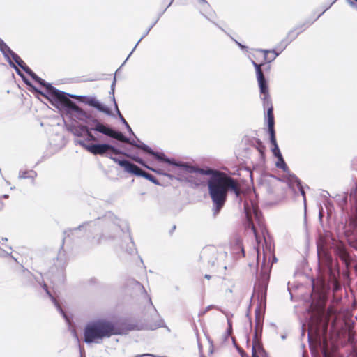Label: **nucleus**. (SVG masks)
<instances>
[{
    "label": "nucleus",
    "mask_w": 357,
    "mask_h": 357,
    "mask_svg": "<svg viewBox=\"0 0 357 357\" xmlns=\"http://www.w3.org/2000/svg\"><path fill=\"white\" fill-rule=\"evenodd\" d=\"M176 163L181 164L186 168L176 166L168 163L174 167L172 170L174 175L169 173H165V176L171 180L176 178L180 181L192 182V176L190 174L197 173L202 175L209 176L208 180V193L211 198L213 208V215L216 216L222 208L224 206L227 200V192H233L237 198L241 202L242 190L236 179L227 175V174L217 169L210 167L200 168L194 166L188 162L178 161L173 158ZM167 164V162H166Z\"/></svg>",
    "instance_id": "nucleus-1"
},
{
    "label": "nucleus",
    "mask_w": 357,
    "mask_h": 357,
    "mask_svg": "<svg viewBox=\"0 0 357 357\" xmlns=\"http://www.w3.org/2000/svg\"><path fill=\"white\" fill-rule=\"evenodd\" d=\"M125 288L130 290L134 293H141L144 294L148 299L151 306L153 307L155 315L158 319L154 322L149 324H139L137 322H132L128 318H121L117 320L113 319V335L126 334L131 331H142V330H155L157 328L164 327L165 323L163 319L159 315L156 308L153 305L151 296L147 294L146 290L142 284L132 278H129L125 282Z\"/></svg>",
    "instance_id": "nucleus-2"
},
{
    "label": "nucleus",
    "mask_w": 357,
    "mask_h": 357,
    "mask_svg": "<svg viewBox=\"0 0 357 357\" xmlns=\"http://www.w3.org/2000/svg\"><path fill=\"white\" fill-rule=\"evenodd\" d=\"M62 244L58 255L54 256L47 264V274L51 282L56 286L64 284L66 280L65 275V259L64 250H63L65 241L70 238L74 241L80 239L86 235V231L83 223L75 227H69L63 231Z\"/></svg>",
    "instance_id": "nucleus-3"
},
{
    "label": "nucleus",
    "mask_w": 357,
    "mask_h": 357,
    "mask_svg": "<svg viewBox=\"0 0 357 357\" xmlns=\"http://www.w3.org/2000/svg\"><path fill=\"white\" fill-rule=\"evenodd\" d=\"M332 250L347 267L350 265L351 257L346 245L342 241L336 240L331 234H326L324 237H321L317 242L318 259L329 269L332 268L333 264Z\"/></svg>",
    "instance_id": "nucleus-4"
},
{
    "label": "nucleus",
    "mask_w": 357,
    "mask_h": 357,
    "mask_svg": "<svg viewBox=\"0 0 357 357\" xmlns=\"http://www.w3.org/2000/svg\"><path fill=\"white\" fill-rule=\"evenodd\" d=\"M112 336V319L98 318L86 324L83 337L86 344H100Z\"/></svg>",
    "instance_id": "nucleus-5"
},
{
    "label": "nucleus",
    "mask_w": 357,
    "mask_h": 357,
    "mask_svg": "<svg viewBox=\"0 0 357 357\" xmlns=\"http://www.w3.org/2000/svg\"><path fill=\"white\" fill-rule=\"evenodd\" d=\"M251 63L256 72V78L261 93V98L263 101L264 109H267L266 120L268 126V132L269 135L275 134V119L273 114V107L268 92V81L266 79L263 71L261 70L262 64H257L254 60L251 59Z\"/></svg>",
    "instance_id": "nucleus-6"
},
{
    "label": "nucleus",
    "mask_w": 357,
    "mask_h": 357,
    "mask_svg": "<svg viewBox=\"0 0 357 357\" xmlns=\"http://www.w3.org/2000/svg\"><path fill=\"white\" fill-rule=\"evenodd\" d=\"M113 241L129 255H137L127 221L113 217Z\"/></svg>",
    "instance_id": "nucleus-7"
},
{
    "label": "nucleus",
    "mask_w": 357,
    "mask_h": 357,
    "mask_svg": "<svg viewBox=\"0 0 357 357\" xmlns=\"http://www.w3.org/2000/svg\"><path fill=\"white\" fill-rule=\"evenodd\" d=\"M45 93H46L45 99L60 112L68 114L80 113L77 106L70 100V98L75 96L74 95L59 90L52 84H48Z\"/></svg>",
    "instance_id": "nucleus-8"
},
{
    "label": "nucleus",
    "mask_w": 357,
    "mask_h": 357,
    "mask_svg": "<svg viewBox=\"0 0 357 357\" xmlns=\"http://www.w3.org/2000/svg\"><path fill=\"white\" fill-rule=\"evenodd\" d=\"M270 274L268 271H261L260 275L257 278L254 287V291L257 294L259 305L255 309V332L259 330L262 331V325L264 318V312L266 308V293L269 282Z\"/></svg>",
    "instance_id": "nucleus-9"
},
{
    "label": "nucleus",
    "mask_w": 357,
    "mask_h": 357,
    "mask_svg": "<svg viewBox=\"0 0 357 357\" xmlns=\"http://www.w3.org/2000/svg\"><path fill=\"white\" fill-rule=\"evenodd\" d=\"M97 204V212L99 215L93 220L82 222L86 234H93L99 230H104L112 226V203L109 200L100 199Z\"/></svg>",
    "instance_id": "nucleus-10"
},
{
    "label": "nucleus",
    "mask_w": 357,
    "mask_h": 357,
    "mask_svg": "<svg viewBox=\"0 0 357 357\" xmlns=\"http://www.w3.org/2000/svg\"><path fill=\"white\" fill-rule=\"evenodd\" d=\"M244 212L246 218V227L252 230L255 237L256 241L259 243L261 241V236L259 234L257 228L255 225V223L258 225L264 238V234L266 232L261 211L259 210L258 206L252 201H245L244 202Z\"/></svg>",
    "instance_id": "nucleus-11"
},
{
    "label": "nucleus",
    "mask_w": 357,
    "mask_h": 357,
    "mask_svg": "<svg viewBox=\"0 0 357 357\" xmlns=\"http://www.w3.org/2000/svg\"><path fill=\"white\" fill-rule=\"evenodd\" d=\"M113 139H116L121 142L128 143L140 150H142L144 153L149 154L153 156L157 161L160 162H167L169 164H172L176 166H179L181 167L186 168L184 165L181 164L176 163V161L172 159L168 158L163 152H158L153 151L150 146L144 142H141L139 139H137V142L133 139H130V138L126 137L121 131L115 130L113 128Z\"/></svg>",
    "instance_id": "nucleus-12"
},
{
    "label": "nucleus",
    "mask_w": 357,
    "mask_h": 357,
    "mask_svg": "<svg viewBox=\"0 0 357 357\" xmlns=\"http://www.w3.org/2000/svg\"><path fill=\"white\" fill-rule=\"evenodd\" d=\"M113 161L117 162L126 172L135 176L145 178L155 185H160L158 179L153 175L142 170L137 165L131 162L130 161L126 159L119 160L115 158H113Z\"/></svg>",
    "instance_id": "nucleus-13"
},
{
    "label": "nucleus",
    "mask_w": 357,
    "mask_h": 357,
    "mask_svg": "<svg viewBox=\"0 0 357 357\" xmlns=\"http://www.w3.org/2000/svg\"><path fill=\"white\" fill-rule=\"evenodd\" d=\"M89 131L90 133H93L94 140L96 139H103L104 137H112V128L98 120H93L89 124Z\"/></svg>",
    "instance_id": "nucleus-14"
},
{
    "label": "nucleus",
    "mask_w": 357,
    "mask_h": 357,
    "mask_svg": "<svg viewBox=\"0 0 357 357\" xmlns=\"http://www.w3.org/2000/svg\"><path fill=\"white\" fill-rule=\"evenodd\" d=\"M217 255L218 251L215 247L206 246L202 250L199 260L207 268L213 267L215 265Z\"/></svg>",
    "instance_id": "nucleus-15"
},
{
    "label": "nucleus",
    "mask_w": 357,
    "mask_h": 357,
    "mask_svg": "<svg viewBox=\"0 0 357 357\" xmlns=\"http://www.w3.org/2000/svg\"><path fill=\"white\" fill-rule=\"evenodd\" d=\"M89 148V152L94 154V155H100L102 156H105L109 159H112V151H109V149H112L111 143H96L91 144Z\"/></svg>",
    "instance_id": "nucleus-16"
},
{
    "label": "nucleus",
    "mask_w": 357,
    "mask_h": 357,
    "mask_svg": "<svg viewBox=\"0 0 357 357\" xmlns=\"http://www.w3.org/2000/svg\"><path fill=\"white\" fill-rule=\"evenodd\" d=\"M67 130L70 131L74 136L77 137H83L87 136L88 139H94L93 133H90L89 124L82 127L76 126L73 124L69 125Z\"/></svg>",
    "instance_id": "nucleus-17"
},
{
    "label": "nucleus",
    "mask_w": 357,
    "mask_h": 357,
    "mask_svg": "<svg viewBox=\"0 0 357 357\" xmlns=\"http://www.w3.org/2000/svg\"><path fill=\"white\" fill-rule=\"evenodd\" d=\"M42 288L44 289V291H45L46 294L48 296V297L50 298V299L51 300V301L52 302V303L54 304V305L55 306V307L56 308L58 312L62 315V317L65 319V321L67 323H69V321H70L69 317L64 312V310H63V308L60 305L59 302L52 295V294L49 290V289L47 287V285L45 282H43Z\"/></svg>",
    "instance_id": "nucleus-18"
},
{
    "label": "nucleus",
    "mask_w": 357,
    "mask_h": 357,
    "mask_svg": "<svg viewBox=\"0 0 357 357\" xmlns=\"http://www.w3.org/2000/svg\"><path fill=\"white\" fill-rule=\"evenodd\" d=\"M49 142L50 146L61 149L66 145L65 137L62 133L55 132L50 136Z\"/></svg>",
    "instance_id": "nucleus-19"
},
{
    "label": "nucleus",
    "mask_w": 357,
    "mask_h": 357,
    "mask_svg": "<svg viewBox=\"0 0 357 357\" xmlns=\"http://www.w3.org/2000/svg\"><path fill=\"white\" fill-rule=\"evenodd\" d=\"M110 228H106L104 230H100L101 232L96 236H93L92 238L93 243L96 245H100L106 244L109 241L112 236L110 234H107V231L109 230Z\"/></svg>",
    "instance_id": "nucleus-20"
},
{
    "label": "nucleus",
    "mask_w": 357,
    "mask_h": 357,
    "mask_svg": "<svg viewBox=\"0 0 357 357\" xmlns=\"http://www.w3.org/2000/svg\"><path fill=\"white\" fill-rule=\"evenodd\" d=\"M3 52L4 54H2L4 58L6 59V56L10 57L18 68H20L24 63L21 57L13 50H11L9 46L6 48V50L3 51Z\"/></svg>",
    "instance_id": "nucleus-21"
},
{
    "label": "nucleus",
    "mask_w": 357,
    "mask_h": 357,
    "mask_svg": "<svg viewBox=\"0 0 357 357\" xmlns=\"http://www.w3.org/2000/svg\"><path fill=\"white\" fill-rule=\"evenodd\" d=\"M166 11V9H165L164 10H162L158 15L157 18L155 19V20L151 24V26H149V28L144 32L143 35L142 36V37L139 38V40L137 41V43H136V45H135L134 48L132 49V50L131 51V52L129 54V55L128 56V57L126 58V59L125 60V61L123 63H125L128 59V58L130 57V56L132 54V52H134V50L136 49L137 46L138 45V44L143 40L144 38H145L148 34L150 32V31L152 29V28L157 24V22H158L159 19L160 18V17L165 13V12ZM124 63L122 64V66L123 65Z\"/></svg>",
    "instance_id": "nucleus-22"
},
{
    "label": "nucleus",
    "mask_w": 357,
    "mask_h": 357,
    "mask_svg": "<svg viewBox=\"0 0 357 357\" xmlns=\"http://www.w3.org/2000/svg\"><path fill=\"white\" fill-rule=\"evenodd\" d=\"M260 350L263 351L264 350V349L263 347L260 339L258 338L257 337V332H255L252 341V356L259 357V355L257 354V351Z\"/></svg>",
    "instance_id": "nucleus-23"
},
{
    "label": "nucleus",
    "mask_w": 357,
    "mask_h": 357,
    "mask_svg": "<svg viewBox=\"0 0 357 357\" xmlns=\"http://www.w3.org/2000/svg\"><path fill=\"white\" fill-rule=\"evenodd\" d=\"M92 108L96 109L98 112H100L105 114H107L109 116H112V108L105 105V103L100 102L98 99L96 100Z\"/></svg>",
    "instance_id": "nucleus-24"
},
{
    "label": "nucleus",
    "mask_w": 357,
    "mask_h": 357,
    "mask_svg": "<svg viewBox=\"0 0 357 357\" xmlns=\"http://www.w3.org/2000/svg\"><path fill=\"white\" fill-rule=\"evenodd\" d=\"M92 108L96 109L98 112H100L105 114H107L109 116H112V108L105 105V103L100 102L98 99L96 100Z\"/></svg>",
    "instance_id": "nucleus-25"
},
{
    "label": "nucleus",
    "mask_w": 357,
    "mask_h": 357,
    "mask_svg": "<svg viewBox=\"0 0 357 357\" xmlns=\"http://www.w3.org/2000/svg\"><path fill=\"white\" fill-rule=\"evenodd\" d=\"M269 137H270V142H271V144L272 145L271 151L273 153V155L276 158H278V157L282 156V153H281V151L280 150V148L278 146V144L277 143L275 134H274V135H269Z\"/></svg>",
    "instance_id": "nucleus-26"
},
{
    "label": "nucleus",
    "mask_w": 357,
    "mask_h": 357,
    "mask_svg": "<svg viewBox=\"0 0 357 357\" xmlns=\"http://www.w3.org/2000/svg\"><path fill=\"white\" fill-rule=\"evenodd\" d=\"M288 173H289V174L287 178V182L289 187L290 188L294 189L295 185H296V186L301 185V183H302L301 179L298 177H297L295 174H291L289 172H288Z\"/></svg>",
    "instance_id": "nucleus-27"
},
{
    "label": "nucleus",
    "mask_w": 357,
    "mask_h": 357,
    "mask_svg": "<svg viewBox=\"0 0 357 357\" xmlns=\"http://www.w3.org/2000/svg\"><path fill=\"white\" fill-rule=\"evenodd\" d=\"M29 76H30L33 82H36L41 86L45 87V89L48 87V84H51L42 79L33 71H32V73Z\"/></svg>",
    "instance_id": "nucleus-28"
},
{
    "label": "nucleus",
    "mask_w": 357,
    "mask_h": 357,
    "mask_svg": "<svg viewBox=\"0 0 357 357\" xmlns=\"http://www.w3.org/2000/svg\"><path fill=\"white\" fill-rule=\"evenodd\" d=\"M121 67H122V65L116 70V71L113 75V93H114V87H115V84H116V76L117 73L120 71V69ZM113 107L116 112V114L119 117V114H121V113L120 110L119 109V107H118L117 103L116 102L114 94H113Z\"/></svg>",
    "instance_id": "nucleus-29"
},
{
    "label": "nucleus",
    "mask_w": 357,
    "mask_h": 357,
    "mask_svg": "<svg viewBox=\"0 0 357 357\" xmlns=\"http://www.w3.org/2000/svg\"><path fill=\"white\" fill-rule=\"evenodd\" d=\"M82 138L83 139L75 138L74 139V143L75 144L80 145L82 147H83L84 149H86V151H89L88 147L90 146L91 145V144L88 143L87 141H91V139H88L87 136L83 137Z\"/></svg>",
    "instance_id": "nucleus-30"
},
{
    "label": "nucleus",
    "mask_w": 357,
    "mask_h": 357,
    "mask_svg": "<svg viewBox=\"0 0 357 357\" xmlns=\"http://www.w3.org/2000/svg\"><path fill=\"white\" fill-rule=\"evenodd\" d=\"M220 312L222 313H223L227 317V325H228V327H227V329L226 331L227 335V336L231 335V334L232 333V324H231V317H232V314L228 312L223 310H220Z\"/></svg>",
    "instance_id": "nucleus-31"
},
{
    "label": "nucleus",
    "mask_w": 357,
    "mask_h": 357,
    "mask_svg": "<svg viewBox=\"0 0 357 357\" xmlns=\"http://www.w3.org/2000/svg\"><path fill=\"white\" fill-rule=\"evenodd\" d=\"M275 166L278 168L282 169L284 172H289V167L287 165L282 155L277 158Z\"/></svg>",
    "instance_id": "nucleus-32"
},
{
    "label": "nucleus",
    "mask_w": 357,
    "mask_h": 357,
    "mask_svg": "<svg viewBox=\"0 0 357 357\" xmlns=\"http://www.w3.org/2000/svg\"><path fill=\"white\" fill-rule=\"evenodd\" d=\"M6 61L8 63L9 66L15 70L17 75H19L21 78L24 76V74L22 72V70H20V68L16 66V64L10 57L6 56Z\"/></svg>",
    "instance_id": "nucleus-33"
},
{
    "label": "nucleus",
    "mask_w": 357,
    "mask_h": 357,
    "mask_svg": "<svg viewBox=\"0 0 357 357\" xmlns=\"http://www.w3.org/2000/svg\"><path fill=\"white\" fill-rule=\"evenodd\" d=\"M299 34V31H296V29L294 28L287 33L285 38L291 43L298 36Z\"/></svg>",
    "instance_id": "nucleus-34"
},
{
    "label": "nucleus",
    "mask_w": 357,
    "mask_h": 357,
    "mask_svg": "<svg viewBox=\"0 0 357 357\" xmlns=\"http://www.w3.org/2000/svg\"><path fill=\"white\" fill-rule=\"evenodd\" d=\"M96 100V96H83L82 102L86 105L93 107Z\"/></svg>",
    "instance_id": "nucleus-35"
},
{
    "label": "nucleus",
    "mask_w": 357,
    "mask_h": 357,
    "mask_svg": "<svg viewBox=\"0 0 357 357\" xmlns=\"http://www.w3.org/2000/svg\"><path fill=\"white\" fill-rule=\"evenodd\" d=\"M274 54L273 56H272V58L271 59H268V56H264V62L261 63V64H263L261 66V68L265 65V63H271L272 61H273L276 57H278L282 52H280V51L279 50V52H276V50H275V52H273Z\"/></svg>",
    "instance_id": "nucleus-36"
},
{
    "label": "nucleus",
    "mask_w": 357,
    "mask_h": 357,
    "mask_svg": "<svg viewBox=\"0 0 357 357\" xmlns=\"http://www.w3.org/2000/svg\"><path fill=\"white\" fill-rule=\"evenodd\" d=\"M289 44L290 43L284 38L278 43L277 48L282 52Z\"/></svg>",
    "instance_id": "nucleus-37"
},
{
    "label": "nucleus",
    "mask_w": 357,
    "mask_h": 357,
    "mask_svg": "<svg viewBox=\"0 0 357 357\" xmlns=\"http://www.w3.org/2000/svg\"><path fill=\"white\" fill-rule=\"evenodd\" d=\"M348 196L350 200H353L354 202L357 204V185L351 190Z\"/></svg>",
    "instance_id": "nucleus-38"
},
{
    "label": "nucleus",
    "mask_w": 357,
    "mask_h": 357,
    "mask_svg": "<svg viewBox=\"0 0 357 357\" xmlns=\"http://www.w3.org/2000/svg\"><path fill=\"white\" fill-rule=\"evenodd\" d=\"M29 87V90L34 91L40 93L41 96H43L45 98V96H46V93H45V87H44L43 89H40L38 87H36L33 83Z\"/></svg>",
    "instance_id": "nucleus-39"
},
{
    "label": "nucleus",
    "mask_w": 357,
    "mask_h": 357,
    "mask_svg": "<svg viewBox=\"0 0 357 357\" xmlns=\"http://www.w3.org/2000/svg\"><path fill=\"white\" fill-rule=\"evenodd\" d=\"M130 158L135 162L139 163V165L144 167L145 168H146V167L148 166L146 165V163L145 162V161L142 158H141L140 157H139L137 155H130Z\"/></svg>",
    "instance_id": "nucleus-40"
},
{
    "label": "nucleus",
    "mask_w": 357,
    "mask_h": 357,
    "mask_svg": "<svg viewBox=\"0 0 357 357\" xmlns=\"http://www.w3.org/2000/svg\"><path fill=\"white\" fill-rule=\"evenodd\" d=\"M29 174V170H22L21 169L19 171L18 178L20 179L28 178Z\"/></svg>",
    "instance_id": "nucleus-41"
},
{
    "label": "nucleus",
    "mask_w": 357,
    "mask_h": 357,
    "mask_svg": "<svg viewBox=\"0 0 357 357\" xmlns=\"http://www.w3.org/2000/svg\"><path fill=\"white\" fill-rule=\"evenodd\" d=\"M37 175H38L37 172L35 170H33V169L29 170L28 178L31 179L32 184H34L35 178L37 177Z\"/></svg>",
    "instance_id": "nucleus-42"
},
{
    "label": "nucleus",
    "mask_w": 357,
    "mask_h": 357,
    "mask_svg": "<svg viewBox=\"0 0 357 357\" xmlns=\"http://www.w3.org/2000/svg\"><path fill=\"white\" fill-rule=\"evenodd\" d=\"M317 17L314 20L308 19L305 20L303 23H302V26H305V29L308 28L310 25H312L316 20Z\"/></svg>",
    "instance_id": "nucleus-43"
},
{
    "label": "nucleus",
    "mask_w": 357,
    "mask_h": 357,
    "mask_svg": "<svg viewBox=\"0 0 357 357\" xmlns=\"http://www.w3.org/2000/svg\"><path fill=\"white\" fill-rule=\"evenodd\" d=\"M297 187H298V189L301 195H302V197L303 198L304 204H305V202H306L305 192L304 190V188L302 185V183H301V185H297Z\"/></svg>",
    "instance_id": "nucleus-44"
},
{
    "label": "nucleus",
    "mask_w": 357,
    "mask_h": 357,
    "mask_svg": "<svg viewBox=\"0 0 357 357\" xmlns=\"http://www.w3.org/2000/svg\"><path fill=\"white\" fill-rule=\"evenodd\" d=\"M336 0H333L331 3H329L328 5L327 6H324V10L323 11L319 14L317 16V19L319 18L327 10H328L331 6L332 5L335 3Z\"/></svg>",
    "instance_id": "nucleus-45"
},
{
    "label": "nucleus",
    "mask_w": 357,
    "mask_h": 357,
    "mask_svg": "<svg viewBox=\"0 0 357 357\" xmlns=\"http://www.w3.org/2000/svg\"><path fill=\"white\" fill-rule=\"evenodd\" d=\"M146 169H149V170H151V171H152V172H155V173H156V174H160V175H163V176H165V173H166V172H163L162 169H155V168L151 167H149V166H147V167H146Z\"/></svg>",
    "instance_id": "nucleus-46"
},
{
    "label": "nucleus",
    "mask_w": 357,
    "mask_h": 357,
    "mask_svg": "<svg viewBox=\"0 0 357 357\" xmlns=\"http://www.w3.org/2000/svg\"><path fill=\"white\" fill-rule=\"evenodd\" d=\"M8 45L0 38V52L4 54L3 51L6 50Z\"/></svg>",
    "instance_id": "nucleus-47"
},
{
    "label": "nucleus",
    "mask_w": 357,
    "mask_h": 357,
    "mask_svg": "<svg viewBox=\"0 0 357 357\" xmlns=\"http://www.w3.org/2000/svg\"><path fill=\"white\" fill-rule=\"evenodd\" d=\"M200 13H201V14H202V15L205 18H206L208 21H210L211 22H212L213 24H214L215 26H217L219 29H220L222 31H225H225L222 28H221L220 26H218V24H216L213 20V19H212V17H211L208 16V15H206L205 14H204V13H202V11H200Z\"/></svg>",
    "instance_id": "nucleus-48"
},
{
    "label": "nucleus",
    "mask_w": 357,
    "mask_h": 357,
    "mask_svg": "<svg viewBox=\"0 0 357 357\" xmlns=\"http://www.w3.org/2000/svg\"><path fill=\"white\" fill-rule=\"evenodd\" d=\"M198 1H199V3L202 5V9L204 10H206L207 8H208L210 7V5L207 2L206 0H198Z\"/></svg>",
    "instance_id": "nucleus-49"
},
{
    "label": "nucleus",
    "mask_w": 357,
    "mask_h": 357,
    "mask_svg": "<svg viewBox=\"0 0 357 357\" xmlns=\"http://www.w3.org/2000/svg\"><path fill=\"white\" fill-rule=\"evenodd\" d=\"M98 166H99L100 169H102V172H103L104 175H105L106 177L109 178V172H110V170H109H109L105 169L103 167V166H102V165L101 163H100Z\"/></svg>",
    "instance_id": "nucleus-50"
},
{
    "label": "nucleus",
    "mask_w": 357,
    "mask_h": 357,
    "mask_svg": "<svg viewBox=\"0 0 357 357\" xmlns=\"http://www.w3.org/2000/svg\"><path fill=\"white\" fill-rule=\"evenodd\" d=\"M257 51L263 52L264 54V57L266 56H268V53L275 52V50L274 49H272V50L258 49Z\"/></svg>",
    "instance_id": "nucleus-51"
},
{
    "label": "nucleus",
    "mask_w": 357,
    "mask_h": 357,
    "mask_svg": "<svg viewBox=\"0 0 357 357\" xmlns=\"http://www.w3.org/2000/svg\"><path fill=\"white\" fill-rule=\"evenodd\" d=\"M231 38L236 43V44L243 50H247L248 47L243 45L242 43H239L236 40H235L234 38L231 37Z\"/></svg>",
    "instance_id": "nucleus-52"
},
{
    "label": "nucleus",
    "mask_w": 357,
    "mask_h": 357,
    "mask_svg": "<svg viewBox=\"0 0 357 357\" xmlns=\"http://www.w3.org/2000/svg\"><path fill=\"white\" fill-rule=\"evenodd\" d=\"M212 308H216V309H218V310H220H220H221V309L218 308L217 306H215V305H210L207 306V307H206V309L204 310V311L203 312H202L199 315H203V314H204L206 312H208V310H211V309H212Z\"/></svg>",
    "instance_id": "nucleus-53"
},
{
    "label": "nucleus",
    "mask_w": 357,
    "mask_h": 357,
    "mask_svg": "<svg viewBox=\"0 0 357 357\" xmlns=\"http://www.w3.org/2000/svg\"><path fill=\"white\" fill-rule=\"evenodd\" d=\"M294 28L297 31H299L300 33L306 29L305 26H302V24L296 25Z\"/></svg>",
    "instance_id": "nucleus-54"
},
{
    "label": "nucleus",
    "mask_w": 357,
    "mask_h": 357,
    "mask_svg": "<svg viewBox=\"0 0 357 357\" xmlns=\"http://www.w3.org/2000/svg\"><path fill=\"white\" fill-rule=\"evenodd\" d=\"M125 127L126 128L127 130L128 131V132L130 134V135H132L137 140V137H136V135H135V133L133 132L131 127L130 126V125L128 123L127 125L125 126Z\"/></svg>",
    "instance_id": "nucleus-55"
},
{
    "label": "nucleus",
    "mask_w": 357,
    "mask_h": 357,
    "mask_svg": "<svg viewBox=\"0 0 357 357\" xmlns=\"http://www.w3.org/2000/svg\"><path fill=\"white\" fill-rule=\"evenodd\" d=\"M22 79L24 82V83L29 86L32 84L29 79L27 78L25 75L22 78Z\"/></svg>",
    "instance_id": "nucleus-56"
},
{
    "label": "nucleus",
    "mask_w": 357,
    "mask_h": 357,
    "mask_svg": "<svg viewBox=\"0 0 357 357\" xmlns=\"http://www.w3.org/2000/svg\"><path fill=\"white\" fill-rule=\"evenodd\" d=\"M22 70L25 72L28 75H29L33 71L28 66L22 68Z\"/></svg>",
    "instance_id": "nucleus-57"
},
{
    "label": "nucleus",
    "mask_w": 357,
    "mask_h": 357,
    "mask_svg": "<svg viewBox=\"0 0 357 357\" xmlns=\"http://www.w3.org/2000/svg\"><path fill=\"white\" fill-rule=\"evenodd\" d=\"M119 118L120 121H121V123L124 126H126V125H127L128 123L121 114H119Z\"/></svg>",
    "instance_id": "nucleus-58"
},
{
    "label": "nucleus",
    "mask_w": 357,
    "mask_h": 357,
    "mask_svg": "<svg viewBox=\"0 0 357 357\" xmlns=\"http://www.w3.org/2000/svg\"><path fill=\"white\" fill-rule=\"evenodd\" d=\"M348 193H345L344 195V197L342 198V202L344 204H347V202H348Z\"/></svg>",
    "instance_id": "nucleus-59"
},
{
    "label": "nucleus",
    "mask_w": 357,
    "mask_h": 357,
    "mask_svg": "<svg viewBox=\"0 0 357 357\" xmlns=\"http://www.w3.org/2000/svg\"><path fill=\"white\" fill-rule=\"evenodd\" d=\"M238 353L241 357H249L248 355L244 351L243 349L238 351Z\"/></svg>",
    "instance_id": "nucleus-60"
},
{
    "label": "nucleus",
    "mask_w": 357,
    "mask_h": 357,
    "mask_svg": "<svg viewBox=\"0 0 357 357\" xmlns=\"http://www.w3.org/2000/svg\"><path fill=\"white\" fill-rule=\"evenodd\" d=\"M8 254H9L8 252H7L6 250H3L1 247H0V256L1 257H3V256H8Z\"/></svg>",
    "instance_id": "nucleus-61"
},
{
    "label": "nucleus",
    "mask_w": 357,
    "mask_h": 357,
    "mask_svg": "<svg viewBox=\"0 0 357 357\" xmlns=\"http://www.w3.org/2000/svg\"><path fill=\"white\" fill-rule=\"evenodd\" d=\"M197 342H198V348H199V351L200 353L202 352V346L201 344V343L199 342V335H197Z\"/></svg>",
    "instance_id": "nucleus-62"
},
{
    "label": "nucleus",
    "mask_w": 357,
    "mask_h": 357,
    "mask_svg": "<svg viewBox=\"0 0 357 357\" xmlns=\"http://www.w3.org/2000/svg\"><path fill=\"white\" fill-rule=\"evenodd\" d=\"M260 357H269L268 353L264 350L262 351L261 354L260 355Z\"/></svg>",
    "instance_id": "nucleus-63"
},
{
    "label": "nucleus",
    "mask_w": 357,
    "mask_h": 357,
    "mask_svg": "<svg viewBox=\"0 0 357 357\" xmlns=\"http://www.w3.org/2000/svg\"><path fill=\"white\" fill-rule=\"evenodd\" d=\"M356 3H357V0H351L349 1V4L351 6H355Z\"/></svg>",
    "instance_id": "nucleus-64"
}]
</instances>
